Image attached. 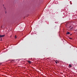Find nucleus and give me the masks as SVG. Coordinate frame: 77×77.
Masks as SVG:
<instances>
[{
	"label": "nucleus",
	"instance_id": "nucleus-1",
	"mask_svg": "<svg viewBox=\"0 0 77 77\" xmlns=\"http://www.w3.org/2000/svg\"><path fill=\"white\" fill-rule=\"evenodd\" d=\"M5 35H0V38H3V37H4Z\"/></svg>",
	"mask_w": 77,
	"mask_h": 77
},
{
	"label": "nucleus",
	"instance_id": "nucleus-2",
	"mask_svg": "<svg viewBox=\"0 0 77 77\" xmlns=\"http://www.w3.org/2000/svg\"><path fill=\"white\" fill-rule=\"evenodd\" d=\"M70 34L71 33L69 32H67V33H66V35H70Z\"/></svg>",
	"mask_w": 77,
	"mask_h": 77
},
{
	"label": "nucleus",
	"instance_id": "nucleus-3",
	"mask_svg": "<svg viewBox=\"0 0 77 77\" xmlns=\"http://www.w3.org/2000/svg\"><path fill=\"white\" fill-rule=\"evenodd\" d=\"M28 63H30V64L32 63V62H31V61H28Z\"/></svg>",
	"mask_w": 77,
	"mask_h": 77
},
{
	"label": "nucleus",
	"instance_id": "nucleus-4",
	"mask_svg": "<svg viewBox=\"0 0 77 77\" xmlns=\"http://www.w3.org/2000/svg\"><path fill=\"white\" fill-rule=\"evenodd\" d=\"M69 68H71V67L72 66L70 64L69 65Z\"/></svg>",
	"mask_w": 77,
	"mask_h": 77
},
{
	"label": "nucleus",
	"instance_id": "nucleus-5",
	"mask_svg": "<svg viewBox=\"0 0 77 77\" xmlns=\"http://www.w3.org/2000/svg\"><path fill=\"white\" fill-rule=\"evenodd\" d=\"M15 39H16V38H17V35H15Z\"/></svg>",
	"mask_w": 77,
	"mask_h": 77
},
{
	"label": "nucleus",
	"instance_id": "nucleus-6",
	"mask_svg": "<svg viewBox=\"0 0 77 77\" xmlns=\"http://www.w3.org/2000/svg\"><path fill=\"white\" fill-rule=\"evenodd\" d=\"M55 63H57V61H55Z\"/></svg>",
	"mask_w": 77,
	"mask_h": 77
},
{
	"label": "nucleus",
	"instance_id": "nucleus-7",
	"mask_svg": "<svg viewBox=\"0 0 77 77\" xmlns=\"http://www.w3.org/2000/svg\"><path fill=\"white\" fill-rule=\"evenodd\" d=\"M72 27L71 28V30H72Z\"/></svg>",
	"mask_w": 77,
	"mask_h": 77
},
{
	"label": "nucleus",
	"instance_id": "nucleus-8",
	"mask_svg": "<svg viewBox=\"0 0 77 77\" xmlns=\"http://www.w3.org/2000/svg\"><path fill=\"white\" fill-rule=\"evenodd\" d=\"M69 39H72V38H69Z\"/></svg>",
	"mask_w": 77,
	"mask_h": 77
},
{
	"label": "nucleus",
	"instance_id": "nucleus-9",
	"mask_svg": "<svg viewBox=\"0 0 77 77\" xmlns=\"http://www.w3.org/2000/svg\"><path fill=\"white\" fill-rule=\"evenodd\" d=\"M2 64V63H0V65H1Z\"/></svg>",
	"mask_w": 77,
	"mask_h": 77
},
{
	"label": "nucleus",
	"instance_id": "nucleus-10",
	"mask_svg": "<svg viewBox=\"0 0 77 77\" xmlns=\"http://www.w3.org/2000/svg\"><path fill=\"white\" fill-rule=\"evenodd\" d=\"M6 13H7V12H5V14H6Z\"/></svg>",
	"mask_w": 77,
	"mask_h": 77
},
{
	"label": "nucleus",
	"instance_id": "nucleus-11",
	"mask_svg": "<svg viewBox=\"0 0 77 77\" xmlns=\"http://www.w3.org/2000/svg\"><path fill=\"white\" fill-rule=\"evenodd\" d=\"M1 28H2V26H1Z\"/></svg>",
	"mask_w": 77,
	"mask_h": 77
},
{
	"label": "nucleus",
	"instance_id": "nucleus-12",
	"mask_svg": "<svg viewBox=\"0 0 77 77\" xmlns=\"http://www.w3.org/2000/svg\"><path fill=\"white\" fill-rule=\"evenodd\" d=\"M57 61L58 62V60H57Z\"/></svg>",
	"mask_w": 77,
	"mask_h": 77
},
{
	"label": "nucleus",
	"instance_id": "nucleus-13",
	"mask_svg": "<svg viewBox=\"0 0 77 77\" xmlns=\"http://www.w3.org/2000/svg\"><path fill=\"white\" fill-rule=\"evenodd\" d=\"M12 36H11V37Z\"/></svg>",
	"mask_w": 77,
	"mask_h": 77
}]
</instances>
